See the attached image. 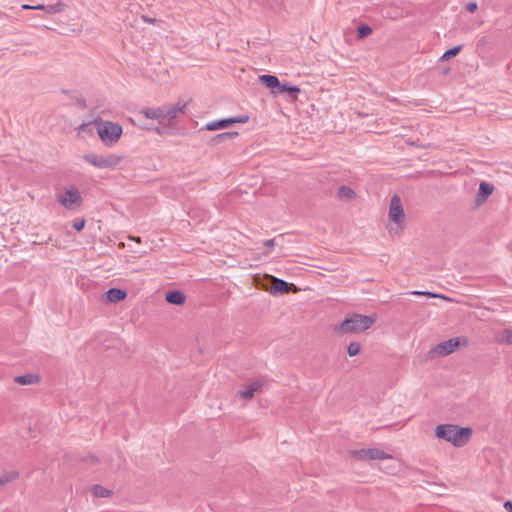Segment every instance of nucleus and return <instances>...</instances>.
<instances>
[{"label": "nucleus", "mask_w": 512, "mask_h": 512, "mask_svg": "<svg viewBox=\"0 0 512 512\" xmlns=\"http://www.w3.org/2000/svg\"><path fill=\"white\" fill-rule=\"evenodd\" d=\"M393 231H394V227H392V226H391V227L389 228V232H390V233H392Z\"/></svg>", "instance_id": "obj_39"}, {"label": "nucleus", "mask_w": 512, "mask_h": 512, "mask_svg": "<svg viewBox=\"0 0 512 512\" xmlns=\"http://www.w3.org/2000/svg\"><path fill=\"white\" fill-rule=\"evenodd\" d=\"M361 350V345L359 342H351L347 347V353L349 356L353 357L359 354Z\"/></svg>", "instance_id": "obj_27"}, {"label": "nucleus", "mask_w": 512, "mask_h": 512, "mask_svg": "<svg viewBox=\"0 0 512 512\" xmlns=\"http://www.w3.org/2000/svg\"><path fill=\"white\" fill-rule=\"evenodd\" d=\"M478 9V4L476 2H469L466 5V10L470 13H474Z\"/></svg>", "instance_id": "obj_30"}, {"label": "nucleus", "mask_w": 512, "mask_h": 512, "mask_svg": "<svg viewBox=\"0 0 512 512\" xmlns=\"http://www.w3.org/2000/svg\"><path fill=\"white\" fill-rule=\"evenodd\" d=\"M165 300L169 304L179 306V305H183L185 303L186 296L181 290H171L166 293Z\"/></svg>", "instance_id": "obj_13"}, {"label": "nucleus", "mask_w": 512, "mask_h": 512, "mask_svg": "<svg viewBox=\"0 0 512 512\" xmlns=\"http://www.w3.org/2000/svg\"><path fill=\"white\" fill-rule=\"evenodd\" d=\"M249 121L248 115H239V116H231L227 118H222L214 121H210L206 124L205 128L208 131H215L218 129L227 128L236 123H247Z\"/></svg>", "instance_id": "obj_9"}, {"label": "nucleus", "mask_w": 512, "mask_h": 512, "mask_svg": "<svg viewBox=\"0 0 512 512\" xmlns=\"http://www.w3.org/2000/svg\"><path fill=\"white\" fill-rule=\"evenodd\" d=\"M459 346L460 339L458 337H454L437 344L431 351L438 355L446 356L455 352Z\"/></svg>", "instance_id": "obj_10"}, {"label": "nucleus", "mask_w": 512, "mask_h": 512, "mask_svg": "<svg viewBox=\"0 0 512 512\" xmlns=\"http://www.w3.org/2000/svg\"><path fill=\"white\" fill-rule=\"evenodd\" d=\"M90 125V123H82L79 127H78V131L79 132H84L86 131V128Z\"/></svg>", "instance_id": "obj_34"}, {"label": "nucleus", "mask_w": 512, "mask_h": 512, "mask_svg": "<svg viewBox=\"0 0 512 512\" xmlns=\"http://www.w3.org/2000/svg\"><path fill=\"white\" fill-rule=\"evenodd\" d=\"M33 6H34V5L23 4V5H22V9H25V10H33Z\"/></svg>", "instance_id": "obj_35"}, {"label": "nucleus", "mask_w": 512, "mask_h": 512, "mask_svg": "<svg viewBox=\"0 0 512 512\" xmlns=\"http://www.w3.org/2000/svg\"><path fill=\"white\" fill-rule=\"evenodd\" d=\"M291 285L292 284L286 282L285 280L277 279L276 278L274 284L271 287V292L273 294H276V293H287V292H289Z\"/></svg>", "instance_id": "obj_18"}, {"label": "nucleus", "mask_w": 512, "mask_h": 512, "mask_svg": "<svg viewBox=\"0 0 512 512\" xmlns=\"http://www.w3.org/2000/svg\"><path fill=\"white\" fill-rule=\"evenodd\" d=\"M15 383L20 385H31L38 382V376L34 374H24L20 376H16L14 379Z\"/></svg>", "instance_id": "obj_20"}, {"label": "nucleus", "mask_w": 512, "mask_h": 512, "mask_svg": "<svg viewBox=\"0 0 512 512\" xmlns=\"http://www.w3.org/2000/svg\"><path fill=\"white\" fill-rule=\"evenodd\" d=\"M500 344H512V329H504L497 337Z\"/></svg>", "instance_id": "obj_24"}, {"label": "nucleus", "mask_w": 512, "mask_h": 512, "mask_svg": "<svg viewBox=\"0 0 512 512\" xmlns=\"http://www.w3.org/2000/svg\"><path fill=\"white\" fill-rule=\"evenodd\" d=\"M504 508L508 511V512H512V501H506L504 503Z\"/></svg>", "instance_id": "obj_32"}, {"label": "nucleus", "mask_w": 512, "mask_h": 512, "mask_svg": "<svg viewBox=\"0 0 512 512\" xmlns=\"http://www.w3.org/2000/svg\"><path fill=\"white\" fill-rule=\"evenodd\" d=\"M259 81L263 86L270 88L274 96L286 95L290 101H296L301 92L300 87L288 82L281 83L278 77L274 75H260Z\"/></svg>", "instance_id": "obj_2"}, {"label": "nucleus", "mask_w": 512, "mask_h": 512, "mask_svg": "<svg viewBox=\"0 0 512 512\" xmlns=\"http://www.w3.org/2000/svg\"><path fill=\"white\" fill-rule=\"evenodd\" d=\"M146 22L152 23L154 20L151 18H144Z\"/></svg>", "instance_id": "obj_38"}, {"label": "nucleus", "mask_w": 512, "mask_h": 512, "mask_svg": "<svg viewBox=\"0 0 512 512\" xmlns=\"http://www.w3.org/2000/svg\"><path fill=\"white\" fill-rule=\"evenodd\" d=\"M438 439L444 440L454 447H463L472 437V429L470 427H459L455 424H439L434 430Z\"/></svg>", "instance_id": "obj_1"}, {"label": "nucleus", "mask_w": 512, "mask_h": 512, "mask_svg": "<svg viewBox=\"0 0 512 512\" xmlns=\"http://www.w3.org/2000/svg\"><path fill=\"white\" fill-rule=\"evenodd\" d=\"M85 219L84 218H80V219H77L73 222V228L77 231H81L83 230L84 226H85Z\"/></svg>", "instance_id": "obj_28"}, {"label": "nucleus", "mask_w": 512, "mask_h": 512, "mask_svg": "<svg viewBox=\"0 0 512 512\" xmlns=\"http://www.w3.org/2000/svg\"><path fill=\"white\" fill-rule=\"evenodd\" d=\"M57 200L66 210H75L83 204L81 193L75 185L66 187L63 194L57 196Z\"/></svg>", "instance_id": "obj_6"}, {"label": "nucleus", "mask_w": 512, "mask_h": 512, "mask_svg": "<svg viewBox=\"0 0 512 512\" xmlns=\"http://www.w3.org/2000/svg\"><path fill=\"white\" fill-rule=\"evenodd\" d=\"M376 321V315L354 314L346 318L340 325L343 333H357L369 329Z\"/></svg>", "instance_id": "obj_4"}, {"label": "nucleus", "mask_w": 512, "mask_h": 512, "mask_svg": "<svg viewBox=\"0 0 512 512\" xmlns=\"http://www.w3.org/2000/svg\"><path fill=\"white\" fill-rule=\"evenodd\" d=\"M65 8V4L61 1H58L53 4L46 5L45 13L48 15H54L62 12Z\"/></svg>", "instance_id": "obj_22"}, {"label": "nucleus", "mask_w": 512, "mask_h": 512, "mask_svg": "<svg viewBox=\"0 0 512 512\" xmlns=\"http://www.w3.org/2000/svg\"><path fill=\"white\" fill-rule=\"evenodd\" d=\"M101 141L108 147L118 143L123 133L122 126L117 122L105 121L97 118L93 122Z\"/></svg>", "instance_id": "obj_3"}, {"label": "nucleus", "mask_w": 512, "mask_h": 512, "mask_svg": "<svg viewBox=\"0 0 512 512\" xmlns=\"http://www.w3.org/2000/svg\"><path fill=\"white\" fill-rule=\"evenodd\" d=\"M236 136H238V132H235V131H231V132H223V133H220V134L215 135V136L211 139V142H212L213 144H219V143H221V142L226 141L227 139L235 138Z\"/></svg>", "instance_id": "obj_21"}, {"label": "nucleus", "mask_w": 512, "mask_h": 512, "mask_svg": "<svg viewBox=\"0 0 512 512\" xmlns=\"http://www.w3.org/2000/svg\"><path fill=\"white\" fill-rule=\"evenodd\" d=\"M274 239H267L264 241V246L269 249V251L274 247Z\"/></svg>", "instance_id": "obj_31"}, {"label": "nucleus", "mask_w": 512, "mask_h": 512, "mask_svg": "<svg viewBox=\"0 0 512 512\" xmlns=\"http://www.w3.org/2000/svg\"><path fill=\"white\" fill-rule=\"evenodd\" d=\"M46 5L45 4H37L33 6V10H43L45 12Z\"/></svg>", "instance_id": "obj_33"}, {"label": "nucleus", "mask_w": 512, "mask_h": 512, "mask_svg": "<svg viewBox=\"0 0 512 512\" xmlns=\"http://www.w3.org/2000/svg\"><path fill=\"white\" fill-rule=\"evenodd\" d=\"M372 33V28L367 24H362L357 28V37L359 39L365 38Z\"/></svg>", "instance_id": "obj_26"}, {"label": "nucleus", "mask_w": 512, "mask_h": 512, "mask_svg": "<svg viewBox=\"0 0 512 512\" xmlns=\"http://www.w3.org/2000/svg\"><path fill=\"white\" fill-rule=\"evenodd\" d=\"M19 476V472L17 471L5 472L0 476V486H5L6 484L18 479Z\"/></svg>", "instance_id": "obj_23"}, {"label": "nucleus", "mask_w": 512, "mask_h": 512, "mask_svg": "<svg viewBox=\"0 0 512 512\" xmlns=\"http://www.w3.org/2000/svg\"><path fill=\"white\" fill-rule=\"evenodd\" d=\"M135 241L140 242V237L135 238Z\"/></svg>", "instance_id": "obj_40"}, {"label": "nucleus", "mask_w": 512, "mask_h": 512, "mask_svg": "<svg viewBox=\"0 0 512 512\" xmlns=\"http://www.w3.org/2000/svg\"><path fill=\"white\" fill-rule=\"evenodd\" d=\"M81 106L85 107L86 105V102L84 99H81L79 102H78Z\"/></svg>", "instance_id": "obj_37"}, {"label": "nucleus", "mask_w": 512, "mask_h": 512, "mask_svg": "<svg viewBox=\"0 0 512 512\" xmlns=\"http://www.w3.org/2000/svg\"><path fill=\"white\" fill-rule=\"evenodd\" d=\"M388 216L390 221L395 224L397 231L403 230L405 225V212L401 198L397 194L393 195L390 200Z\"/></svg>", "instance_id": "obj_7"}, {"label": "nucleus", "mask_w": 512, "mask_h": 512, "mask_svg": "<svg viewBox=\"0 0 512 512\" xmlns=\"http://www.w3.org/2000/svg\"><path fill=\"white\" fill-rule=\"evenodd\" d=\"M494 187L492 184L487 182H481L479 185V190L477 194L476 201L477 203L485 202L488 197L493 193Z\"/></svg>", "instance_id": "obj_14"}, {"label": "nucleus", "mask_w": 512, "mask_h": 512, "mask_svg": "<svg viewBox=\"0 0 512 512\" xmlns=\"http://www.w3.org/2000/svg\"><path fill=\"white\" fill-rule=\"evenodd\" d=\"M337 196L340 200L350 202L356 197L355 191L349 186L342 185L338 188Z\"/></svg>", "instance_id": "obj_17"}, {"label": "nucleus", "mask_w": 512, "mask_h": 512, "mask_svg": "<svg viewBox=\"0 0 512 512\" xmlns=\"http://www.w3.org/2000/svg\"><path fill=\"white\" fill-rule=\"evenodd\" d=\"M351 457L357 461L385 460L392 456L379 448L357 449L350 452Z\"/></svg>", "instance_id": "obj_8"}, {"label": "nucleus", "mask_w": 512, "mask_h": 512, "mask_svg": "<svg viewBox=\"0 0 512 512\" xmlns=\"http://www.w3.org/2000/svg\"><path fill=\"white\" fill-rule=\"evenodd\" d=\"M91 491L96 498H108L113 495V491L105 488L102 485L95 484L91 487Z\"/></svg>", "instance_id": "obj_19"}, {"label": "nucleus", "mask_w": 512, "mask_h": 512, "mask_svg": "<svg viewBox=\"0 0 512 512\" xmlns=\"http://www.w3.org/2000/svg\"><path fill=\"white\" fill-rule=\"evenodd\" d=\"M486 40H485V37H482L479 41H478V45L480 44H485Z\"/></svg>", "instance_id": "obj_36"}, {"label": "nucleus", "mask_w": 512, "mask_h": 512, "mask_svg": "<svg viewBox=\"0 0 512 512\" xmlns=\"http://www.w3.org/2000/svg\"><path fill=\"white\" fill-rule=\"evenodd\" d=\"M462 47H463L462 45H457V46H454V47L446 50L442 54L440 60L445 61V60H448V59L456 56L462 50Z\"/></svg>", "instance_id": "obj_25"}, {"label": "nucleus", "mask_w": 512, "mask_h": 512, "mask_svg": "<svg viewBox=\"0 0 512 512\" xmlns=\"http://www.w3.org/2000/svg\"><path fill=\"white\" fill-rule=\"evenodd\" d=\"M135 241L140 242V237L135 238Z\"/></svg>", "instance_id": "obj_41"}, {"label": "nucleus", "mask_w": 512, "mask_h": 512, "mask_svg": "<svg viewBox=\"0 0 512 512\" xmlns=\"http://www.w3.org/2000/svg\"><path fill=\"white\" fill-rule=\"evenodd\" d=\"M187 108V103L178 101L175 105L172 106H163L164 109V118L168 120H173L176 118L178 113H185Z\"/></svg>", "instance_id": "obj_12"}, {"label": "nucleus", "mask_w": 512, "mask_h": 512, "mask_svg": "<svg viewBox=\"0 0 512 512\" xmlns=\"http://www.w3.org/2000/svg\"><path fill=\"white\" fill-rule=\"evenodd\" d=\"M108 301L118 303L127 297V292L120 288H110L105 292Z\"/></svg>", "instance_id": "obj_15"}, {"label": "nucleus", "mask_w": 512, "mask_h": 512, "mask_svg": "<svg viewBox=\"0 0 512 512\" xmlns=\"http://www.w3.org/2000/svg\"><path fill=\"white\" fill-rule=\"evenodd\" d=\"M264 385V381L262 380H256L248 385H246L242 390H240L237 395L240 397V398H243V399H246V400H249L251 399L254 394L259 391L262 386Z\"/></svg>", "instance_id": "obj_11"}, {"label": "nucleus", "mask_w": 512, "mask_h": 512, "mask_svg": "<svg viewBox=\"0 0 512 512\" xmlns=\"http://www.w3.org/2000/svg\"><path fill=\"white\" fill-rule=\"evenodd\" d=\"M410 294L419 295V296H428V297H442V295H438V294L428 292V291H411Z\"/></svg>", "instance_id": "obj_29"}, {"label": "nucleus", "mask_w": 512, "mask_h": 512, "mask_svg": "<svg viewBox=\"0 0 512 512\" xmlns=\"http://www.w3.org/2000/svg\"><path fill=\"white\" fill-rule=\"evenodd\" d=\"M83 159L90 165L98 169L114 168L122 160V155L109 153L106 155L97 153H87L83 156Z\"/></svg>", "instance_id": "obj_5"}, {"label": "nucleus", "mask_w": 512, "mask_h": 512, "mask_svg": "<svg viewBox=\"0 0 512 512\" xmlns=\"http://www.w3.org/2000/svg\"><path fill=\"white\" fill-rule=\"evenodd\" d=\"M141 114L147 119L159 120L164 118V109L163 107H145L141 110Z\"/></svg>", "instance_id": "obj_16"}]
</instances>
